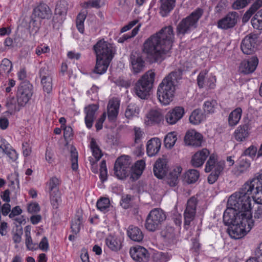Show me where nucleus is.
Wrapping results in <instances>:
<instances>
[{
  "mask_svg": "<svg viewBox=\"0 0 262 262\" xmlns=\"http://www.w3.org/2000/svg\"><path fill=\"white\" fill-rule=\"evenodd\" d=\"M223 222L228 226L227 232L235 239L242 238L254 226L250 202L246 195L232 194L227 202V208L223 215Z\"/></svg>",
  "mask_w": 262,
  "mask_h": 262,
  "instance_id": "f257e3e1",
  "label": "nucleus"
},
{
  "mask_svg": "<svg viewBox=\"0 0 262 262\" xmlns=\"http://www.w3.org/2000/svg\"><path fill=\"white\" fill-rule=\"evenodd\" d=\"M173 39L172 27H165L145 40L142 52L150 63H161L168 55Z\"/></svg>",
  "mask_w": 262,
  "mask_h": 262,
  "instance_id": "f03ea898",
  "label": "nucleus"
},
{
  "mask_svg": "<svg viewBox=\"0 0 262 262\" xmlns=\"http://www.w3.org/2000/svg\"><path fill=\"white\" fill-rule=\"evenodd\" d=\"M129 157L122 156L117 159L114 167V174L120 180L128 179L132 180L138 179L143 173L145 163L143 160L137 161L135 165L130 167Z\"/></svg>",
  "mask_w": 262,
  "mask_h": 262,
  "instance_id": "7ed1b4c3",
  "label": "nucleus"
},
{
  "mask_svg": "<svg viewBox=\"0 0 262 262\" xmlns=\"http://www.w3.org/2000/svg\"><path fill=\"white\" fill-rule=\"evenodd\" d=\"M182 69H177L170 72L159 84L157 94L159 101L163 104L167 105L172 101L176 84L182 78Z\"/></svg>",
  "mask_w": 262,
  "mask_h": 262,
  "instance_id": "20e7f679",
  "label": "nucleus"
},
{
  "mask_svg": "<svg viewBox=\"0 0 262 262\" xmlns=\"http://www.w3.org/2000/svg\"><path fill=\"white\" fill-rule=\"evenodd\" d=\"M93 49L96 55L94 71L97 74H102L106 71L113 58V47L106 41L100 40L94 46Z\"/></svg>",
  "mask_w": 262,
  "mask_h": 262,
  "instance_id": "39448f33",
  "label": "nucleus"
},
{
  "mask_svg": "<svg viewBox=\"0 0 262 262\" xmlns=\"http://www.w3.org/2000/svg\"><path fill=\"white\" fill-rule=\"evenodd\" d=\"M155 78V73L152 70H149L143 75L134 88L137 96L141 99H146L153 87Z\"/></svg>",
  "mask_w": 262,
  "mask_h": 262,
  "instance_id": "423d86ee",
  "label": "nucleus"
},
{
  "mask_svg": "<svg viewBox=\"0 0 262 262\" xmlns=\"http://www.w3.org/2000/svg\"><path fill=\"white\" fill-rule=\"evenodd\" d=\"M203 13V9L197 8L189 16L183 18L177 26V35H184L196 28L198 20L202 16Z\"/></svg>",
  "mask_w": 262,
  "mask_h": 262,
  "instance_id": "0eeeda50",
  "label": "nucleus"
},
{
  "mask_svg": "<svg viewBox=\"0 0 262 262\" xmlns=\"http://www.w3.org/2000/svg\"><path fill=\"white\" fill-rule=\"evenodd\" d=\"M166 219V214L162 209L154 208L149 212L147 216L145 227L149 231H155L160 228Z\"/></svg>",
  "mask_w": 262,
  "mask_h": 262,
  "instance_id": "6e6552de",
  "label": "nucleus"
},
{
  "mask_svg": "<svg viewBox=\"0 0 262 262\" xmlns=\"http://www.w3.org/2000/svg\"><path fill=\"white\" fill-rule=\"evenodd\" d=\"M255 181H246L242 188V192L237 193L238 196L246 195L248 198L250 202V209L251 210V198L250 195H252V198H256V195L260 194L259 196L257 197L256 202L257 203H262V181H258L256 186L253 183Z\"/></svg>",
  "mask_w": 262,
  "mask_h": 262,
  "instance_id": "1a4fd4ad",
  "label": "nucleus"
},
{
  "mask_svg": "<svg viewBox=\"0 0 262 262\" xmlns=\"http://www.w3.org/2000/svg\"><path fill=\"white\" fill-rule=\"evenodd\" d=\"M197 204V199L194 196L191 197L187 201L186 208L184 212V227L186 230L189 229L191 222H192L195 218Z\"/></svg>",
  "mask_w": 262,
  "mask_h": 262,
  "instance_id": "9d476101",
  "label": "nucleus"
},
{
  "mask_svg": "<svg viewBox=\"0 0 262 262\" xmlns=\"http://www.w3.org/2000/svg\"><path fill=\"white\" fill-rule=\"evenodd\" d=\"M224 167V162H216L215 157L211 155L206 164L205 170L206 172H209L214 169V171L209 176L207 180H211L212 178L214 180H216L223 170Z\"/></svg>",
  "mask_w": 262,
  "mask_h": 262,
  "instance_id": "9b49d317",
  "label": "nucleus"
},
{
  "mask_svg": "<svg viewBox=\"0 0 262 262\" xmlns=\"http://www.w3.org/2000/svg\"><path fill=\"white\" fill-rule=\"evenodd\" d=\"M32 85L29 81H25L20 84L17 91V102L19 105L24 106L32 96Z\"/></svg>",
  "mask_w": 262,
  "mask_h": 262,
  "instance_id": "f8f14e48",
  "label": "nucleus"
},
{
  "mask_svg": "<svg viewBox=\"0 0 262 262\" xmlns=\"http://www.w3.org/2000/svg\"><path fill=\"white\" fill-rule=\"evenodd\" d=\"M257 39V35L253 33H250L244 37L241 44V49L244 54L250 55L255 52Z\"/></svg>",
  "mask_w": 262,
  "mask_h": 262,
  "instance_id": "ddd939ff",
  "label": "nucleus"
},
{
  "mask_svg": "<svg viewBox=\"0 0 262 262\" xmlns=\"http://www.w3.org/2000/svg\"><path fill=\"white\" fill-rule=\"evenodd\" d=\"M58 185V183L55 181H49L46 183V190L50 193L51 203L55 208L58 207L61 201Z\"/></svg>",
  "mask_w": 262,
  "mask_h": 262,
  "instance_id": "4468645a",
  "label": "nucleus"
},
{
  "mask_svg": "<svg viewBox=\"0 0 262 262\" xmlns=\"http://www.w3.org/2000/svg\"><path fill=\"white\" fill-rule=\"evenodd\" d=\"M238 14L236 12H230L217 22L218 28L227 30L233 28L237 24Z\"/></svg>",
  "mask_w": 262,
  "mask_h": 262,
  "instance_id": "2eb2a0df",
  "label": "nucleus"
},
{
  "mask_svg": "<svg viewBox=\"0 0 262 262\" xmlns=\"http://www.w3.org/2000/svg\"><path fill=\"white\" fill-rule=\"evenodd\" d=\"M129 253L132 258L137 262H146L149 257L148 251L140 246L131 248Z\"/></svg>",
  "mask_w": 262,
  "mask_h": 262,
  "instance_id": "dca6fc26",
  "label": "nucleus"
},
{
  "mask_svg": "<svg viewBox=\"0 0 262 262\" xmlns=\"http://www.w3.org/2000/svg\"><path fill=\"white\" fill-rule=\"evenodd\" d=\"M130 61L132 70L134 73L138 74L143 71L145 61L139 53L132 52L130 56Z\"/></svg>",
  "mask_w": 262,
  "mask_h": 262,
  "instance_id": "f3484780",
  "label": "nucleus"
},
{
  "mask_svg": "<svg viewBox=\"0 0 262 262\" xmlns=\"http://www.w3.org/2000/svg\"><path fill=\"white\" fill-rule=\"evenodd\" d=\"M258 63V59L256 56H253L248 60H243L239 67L240 72L245 74L253 73L256 69Z\"/></svg>",
  "mask_w": 262,
  "mask_h": 262,
  "instance_id": "a211bd4d",
  "label": "nucleus"
},
{
  "mask_svg": "<svg viewBox=\"0 0 262 262\" xmlns=\"http://www.w3.org/2000/svg\"><path fill=\"white\" fill-rule=\"evenodd\" d=\"M203 136L194 130L188 131L185 136L186 144L195 147L200 146L202 142Z\"/></svg>",
  "mask_w": 262,
  "mask_h": 262,
  "instance_id": "6ab92c4d",
  "label": "nucleus"
},
{
  "mask_svg": "<svg viewBox=\"0 0 262 262\" xmlns=\"http://www.w3.org/2000/svg\"><path fill=\"white\" fill-rule=\"evenodd\" d=\"M184 114V109L182 107H175L166 114V122L170 125L174 124L182 118Z\"/></svg>",
  "mask_w": 262,
  "mask_h": 262,
  "instance_id": "aec40b11",
  "label": "nucleus"
},
{
  "mask_svg": "<svg viewBox=\"0 0 262 262\" xmlns=\"http://www.w3.org/2000/svg\"><path fill=\"white\" fill-rule=\"evenodd\" d=\"M153 171L158 179H162L168 171L166 159H158L154 164Z\"/></svg>",
  "mask_w": 262,
  "mask_h": 262,
  "instance_id": "412c9836",
  "label": "nucleus"
},
{
  "mask_svg": "<svg viewBox=\"0 0 262 262\" xmlns=\"http://www.w3.org/2000/svg\"><path fill=\"white\" fill-rule=\"evenodd\" d=\"M120 106V101L117 99H112L107 105L108 119L110 121L114 122L116 120Z\"/></svg>",
  "mask_w": 262,
  "mask_h": 262,
  "instance_id": "4be33fe9",
  "label": "nucleus"
},
{
  "mask_svg": "<svg viewBox=\"0 0 262 262\" xmlns=\"http://www.w3.org/2000/svg\"><path fill=\"white\" fill-rule=\"evenodd\" d=\"M98 109V105L96 104L89 105L84 108L86 114L85 117V123L88 128H91L93 124L94 121L96 118L95 114Z\"/></svg>",
  "mask_w": 262,
  "mask_h": 262,
  "instance_id": "5701e85b",
  "label": "nucleus"
},
{
  "mask_svg": "<svg viewBox=\"0 0 262 262\" xmlns=\"http://www.w3.org/2000/svg\"><path fill=\"white\" fill-rule=\"evenodd\" d=\"M33 14L40 19H49L52 13L50 8L44 3H40L33 10Z\"/></svg>",
  "mask_w": 262,
  "mask_h": 262,
  "instance_id": "b1692460",
  "label": "nucleus"
},
{
  "mask_svg": "<svg viewBox=\"0 0 262 262\" xmlns=\"http://www.w3.org/2000/svg\"><path fill=\"white\" fill-rule=\"evenodd\" d=\"M209 155V151L206 148L196 152L192 157L191 164L194 167L201 166Z\"/></svg>",
  "mask_w": 262,
  "mask_h": 262,
  "instance_id": "393cba45",
  "label": "nucleus"
},
{
  "mask_svg": "<svg viewBox=\"0 0 262 262\" xmlns=\"http://www.w3.org/2000/svg\"><path fill=\"white\" fill-rule=\"evenodd\" d=\"M161 145L160 140L154 138L149 140L146 145V151L148 156H155L159 151Z\"/></svg>",
  "mask_w": 262,
  "mask_h": 262,
  "instance_id": "a878e982",
  "label": "nucleus"
},
{
  "mask_svg": "<svg viewBox=\"0 0 262 262\" xmlns=\"http://www.w3.org/2000/svg\"><path fill=\"white\" fill-rule=\"evenodd\" d=\"M105 244L113 251H118L122 248L121 239L116 236H108L105 239Z\"/></svg>",
  "mask_w": 262,
  "mask_h": 262,
  "instance_id": "bb28decb",
  "label": "nucleus"
},
{
  "mask_svg": "<svg viewBox=\"0 0 262 262\" xmlns=\"http://www.w3.org/2000/svg\"><path fill=\"white\" fill-rule=\"evenodd\" d=\"M127 234L132 240L137 242L142 241L144 237L141 229L139 227L133 225L128 227Z\"/></svg>",
  "mask_w": 262,
  "mask_h": 262,
  "instance_id": "cd10ccee",
  "label": "nucleus"
},
{
  "mask_svg": "<svg viewBox=\"0 0 262 262\" xmlns=\"http://www.w3.org/2000/svg\"><path fill=\"white\" fill-rule=\"evenodd\" d=\"M250 165L251 162L250 160L246 158L241 156L239 159L238 166L232 170V172L234 174L238 176L246 171L250 167Z\"/></svg>",
  "mask_w": 262,
  "mask_h": 262,
  "instance_id": "c85d7f7f",
  "label": "nucleus"
},
{
  "mask_svg": "<svg viewBox=\"0 0 262 262\" xmlns=\"http://www.w3.org/2000/svg\"><path fill=\"white\" fill-rule=\"evenodd\" d=\"M249 125L245 124L240 125L235 130V138L238 141H243L249 136Z\"/></svg>",
  "mask_w": 262,
  "mask_h": 262,
  "instance_id": "c756f323",
  "label": "nucleus"
},
{
  "mask_svg": "<svg viewBox=\"0 0 262 262\" xmlns=\"http://www.w3.org/2000/svg\"><path fill=\"white\" fill-rule=\"evenodd\" d=\"M90 147L93 153V156L95 157V160H92L93 158L90 157V161L92 165H94L101 158L102 154L101 150L99 148L97 145L95 140L94 138H92L90 142Z\"/></svg>",
  "mask_w": 262,
  "mask_h": 262,
  "instance_id": "7c9ffc66",
  "label": "nucleus"
},
{
  "mask_svg": "<svg viewBox=\"0 0 262 262\" xmlns=\"http://www.w3.org/2000/svg\"><path fill=\"white\" fill-rule=\"evenodd\" d=\"M242 113V109L240 107H237L229 114L228 123L230 126H233L238 123L241 119Z\"/></svg>",
  "mask_w": 262,
  "mask_h": 262,
  "instance_id": "2f4dec72",
  "label": "nucleus"
},
{
  "mask_svg": "<svg viewBox=\"0 0 262 262\" xmlns=\"http://www.w3.org/2000/svg\"><path fill=\"white\" fill-rule=\"evenodd\" d=\"M161 1V13L163 16H165L169 13L175 5L176 0H160Z\"/></svg>",
  "mask_w": 262,
  "mask_h": 262,
  "instance_id": "473e14b6",
  "label": "nucleus"
},
{
  "mask_svg": "<svg viewBox=\"0 0 262 262\" xmlns=\"http://www.w3.org/2000/svg\"><path fill=\"white\" fill-rule=\"evenodd\" d=\"M204 116L201 110L196 109L194 110L189 117L190 122L196 125L200 123L204 119Z\"/></svg>",
  "mask_w": 262,
  "mask_h": 262,
  "instance_id": "72a5a7b5",
  "label": "nucleus"
},
{
  "mask_svg": "<svg viewBox=\"0 0 262 262\" xmlns=\"http://www.w3.org/2000/svg\"><path fill=\"white\" fill-rule=\"evenodd\" d=\"M110 205L109 199L104 197L100 198L96 204L97 209L104 213L109 211Z\"/></svg>",
  "mask_w": 262,
  "mask_h": 262,
  "instance_id": "f704fd0d",
  "label": "nucleus"
},
{
  "mask_svg": "<svg viewBox=\"0 0 262 262\" xmlns=\"http://www.w3.org/2000/svg\"><path fill=\"white\" fill-rule=\"evenodd\" d=\"M251 21L254 29L262 30V9L254 15Z\"/></svg>",
  "mask_w": 262,
  "mask_h": 262,
  "instance_id": "c9c22d12",
  "label": "nucleus"
},
{
  "mask_svg": "<svg viewBox=\"0 0 262 262\" xmlns=\"http://www.w3.org/2000/svg\"><path fill=\"white\" fill-rule=\"evenodd\" d=\"M82 222V216L80 215H77L72 220L71 228L72 231L75 234L79 233L80 229V225Z\"/></svg>",
  "mask_w": 262,
  "mask_h": 262,
  "instance_id": "e433bc0d",
  "label": "nucleus"
},
{
  "mask_svg": "<svg viewBox=\"0 0 262 262\" xmlns=\"http://www.w3.org/2000/svg\"><path fill=\"white\" fill-rule=\"evenodd\" d=\"M177 140V135L175 132L168 133L165 137L164 142L166 148H171Z\"/></svg>",
  "mask_w": 262,
  "mask_h": 262,
  "instance_id": "4c0bfd02",
  "label": "nucleus"
},
{
  "mask_svg": "<svg viewBox=\"0 0 262 262\" xmlns=\"http://www.w3.org/2000/svg\"><path fill=\"white\" fill-rule=\"evenodd\" d=\"M12 68L11 61L7 58H4L0 64V74L5 75L9 74Z\"/></svg>",
  "mask_w": 262,
  "mask_h": 262,
  "instance_id": "58836bf2",
  "label": "nucleus"
},
{
  "mask_svg": "<svg viewBox=\"0 0 262 262\" xmlns=\"http://www.w3.org/2000/svg\"><path fill=\"white\" fill-rule=\"evenodd\" d=\"M171 255L168 253L158 252L155 253L153 255L154 262H166L169 260Z\"/></svg>",
  "mask_w": 262,
  "mask_h": 262,
  "instance_id": "ea45409f",
  "label": "nucleus"
},
{
  "mask_svg": "<svg viewBox=\"0 0 262 262\" xmlns=\"http://www.w3.org/2000/svg\"><path fill=\"white\" fill-rule=\"evenodd\" d=\"M161 235L167 241L170 242L175 238L174 229L172 227H166L162 231Z\"/></svg>",
  "mask_w": 262,
  "mask_h": 262,
  "instance_id": "a19ab883",
  "label": "nucleus"
},
{
  "mask_svg": "<svg viewBox=\"0 0 262 262\" xmlns=\"http://www.w3.org/2000/svg\"><path fill=\"white\" fill-rule=\"evenodd\" d=\"M182 170L181 166H178L169 170L167 178L171 180H177Z\"/></svg>",
  "mask_w": 262,
  "mask_h": 262,
  "instance_id": "79ce46f5",
  "label": "nucleus"
},
{
  "mask_svg": "<svg viewBox=\"0 0 262 262\" xmlns=\"http://www.w3.org/2000/svg\"><path fill=\"white\" fill-rule=\"evenodd\" d=\"M200 176L199 171L196 169H189L183 176L184 180H198Z\"/></svg>",
  "mask_w": 262,
  "mask_h": 262,
  "instance_id": "37998d69",
  "label": "nucleus"
},
{
  "mask_svg": "<svg viewBox=\"0 0 262 262\" xmlns=\"http://www.w3.org/2000/svg\"><path fill=\"white\" fill-rule=\"evenodd\" d=\"M41 83L45 92L50 93L52 90V76L42 78Z\"/></svg>",
  "mask_w": 262,
  "mask_h": 262,
  "instance_id": "c03bdc74",
  "label": "nucleus"
},
{
  "mask_svg": "<svg viewBox=\"0 0 262 262\" xmlns=\"http://www.w3.org/2000/svg\"><path fill=\"white\" fill-rule=\"evenodd\" d=\"M139 107L135 103H130L128 106L125 112V115L126 118H130L133 116L138 114Z\"/></svg>",
  "mask_w": 262,
  "mask_h": 262,
  "instance_id": "a18cd8bd",
  "label": "nucleus"
},
{
  "mask_svg": "<svg viewBox=\"0 0 262 262\" xmlns=\"http://www.w3.org/2000/svg\"><path fill=\"white\" fill-rule=\"evenodd\" d=\"M133 197L130 194H124L121 197L120 205L124 209L129 208L132 206Z\"/></svg>",
  "mask_w": 262,
  "mask_h": 262,
  "instance_id": "49530a36",
  "label": "nucleus"
},
{
  "mask_svg": "<svg viewBox=\"0 0 262 262\" xmlns=\"http://www.w3.org/2000/svg\"><path fill=\"white\" fill-rule=\"evenodd\" d=\"M148 117L151 121L156 123H158L163 120L161 113L157 110H151L148 114Z\"/></svg>",
  "mask_w": 262,
  "mask_h": 262,
  "instance_id": "de8ad7c7",
  "label": "nucleus"
},
{
  "mask_svg": "<svg viewBox=\"0 0 262 262\" xmlns=\"http://www.w3.org/2000/svg\"><path fill=\"white\" fill-rule=\"evenodd\" d=\"M71 161L73 170H76L78 168V152L74 147L71 149Z\"/></svg>",
  "mask_w": 262,
  "mask_h": 262,
  "instance_id": "09e8293b",
  "label": "nucleus"
},
{
  "mask_svg": "<svg viewBox=\"0 0 262 262\" xmlns=\"http://www.w3.org/2000/svg\"><path fill=\"white\" fill-rule=\"evenodd\" d=\"M206 70L201 71L197 77V83L200 88H203L206 84L207 79L206 76L207 74Z\"/></svg>",
  "mask_w": 262,
  "mask_h": 262,
  "instance_id": "8fccbe9b",
  "label": "nucleus"
},
{
  "mask_svg": "<svg viewBox=\"0 0 262 262\" xmlns=\"http://www.w3.org/2000/svg\"><path fill=\"white\" fill-rule=\"evenodd\" d=\"M67 8L66 7V3L65 2H59L57 3L55 13L59 15L66 14Z\"/></svg>",
  "mask_w": 262,
  "mask_h": 262,
  "instance_id": "3c124183",
  "label": "nucleus"
},
{
  "mask_svg": "<svg viewBox=\"0 0 262 262\" xmlns=\"http://www.w3.org/2000/svg\"><path fill=\"white\" fill-rule=\"evenodd\" d=\"M25 236H26V245L27 248L29 250H34L36 249V244L33 243L31 233L30 231H26L25 232Z\"/></svg>",
  "mask_w": 262,
  "mask_h": 262,
  "instance_id": "603ef678",
  "label": "nucleus"
},
{
  "mask_svg": "<svg viewBox=\"0 0 262 262\" xmlns=\"http://www.w3.org/2000/svg\"><path fill=\"white\" fill-rule=\"evenodd\" d=\"M257 151V148L255 146L251 145L244 151L241 156L244 157L245 156H248L251 158H253L255 156Z\"/></svg>",
  "mask_w": 262,
  "mask_h": 262,
  "instance_id": "864d4df0",
  "label": "nucleus"
},
{
  "mask_svg": "<svg viewBox=\"0 0 262 262\" xmlns=\"http://www.w3.org/2000/svg\"><path fill=\"white\" fill-rule=\"evenodd\" d=\"M216 103L215 101H206L204 104V110L205 112L211 113L214 112V106Z\"/></svg>",
  "mask_w": 262,
  "mask_h": 262,
  "instance_id": "5fc2aeb1",
  "label": "nucleus"
},
{
  "mask_svg": "<svg viewBox=\"0 0 262 262\" xmlns=\"http://www.w3.org/2000/svg\"><path fill=\"white\" fill-rule=\"evenodd\" d=\"M107 174V168L106 162L105 160H102L101 162V165L100 168V177L101 180H105Z\"/></svg>",
  "mask_w": 262,
  "mask_h": 262,
  "instance_id": "6e6d98bb",
  "label": "nucleus"
},
{
  "mask_svg": "<svg viewBox=\"0 0 262 262\" xmlns=\"http://www.w3.org/2000/svg\"><path fill=\"white\" fill-rule=\"evenodd\" d=\"M252 257L258 260L259 262H262V242L255 249L254 256Z\"/></svg>",
  "mask_w": 262,
  "mask_h": 262,
  "instance_id": "4d7b16f0",
  "label": "nucleus"
},
{
  "mask_svg": "<svg viewBox=\"0 0 262 262\" xmlns=\"http://www.w3.org/2000/svg\"><path fill=\"white\" fill-rule=\"evenodd\" d=\"M135 132V143H139L140 142V140L142 138L143 133L141 130L140 128L135 127L134 128Z\"/></svg>",
  "mask_w": 262,
  "mask_h": 262,
  "instance_id": "13d9d810",
  "label": "nucleus"
},
{
  "mask_svg": "<svg viewBox=\"0 0 262 262\" xmlns=\"http://www.w3.org/2000/svg\"><path fill=\"white\" fill-rule=\"evenodd\" d=\"M256 208L254 214V217L255 220H262V203H258Z\"/></svg>",
  "mask_w": 262,
  "mask_h": 262,
  "instance_id": "bf43d9fd",
  "label": "nucleus"
},
{
  "mask_svg": "<svg viewBox=\"0 0 262 262\" xmlns=\"http://www.w3.org/2000/svg\"><path fill=\"white\" fill-rule=\"evenodd\" d=\"M40 210V207L38 203H33L30 204L28 206V211L31 213H37Z\"/></svg>",
  "mask_w": 262,
  "mask_h": 262,
  "instance_id": "052dcab7",
  "label": "nucleus"
},
{
  "mask_svg": "<svg viewBox=\"0 0 262 262\" xmlns=\"http://www.w3.org/2000/svg\"><path fill=\"white\" fill-rule=\"evenodd\" d=\"M1 142L0 148L3 150L4 152L6 153L12 149L10 145L6 142L5 139H1Z\"/></svg>",
  "mask_w": 262,
  "mask_h": 262,
  "instance_id": "680f3d73",
  "label": "nucleus"
},
{
  "mask_svg": "<svg viewBox=\"0 0 262 262\" xmlns=\"http://www.w3.org/2000/svg\"><path fill=\"white\" fill-rule=\"evenodd\" d=\"M39 248L44 251H47L49 249V243L46 237H43L39 243Z\"/></svg>",
  "mask_w": 262,
  "mask_h": 262,
  "instance_id": "e2e57ef3",
  "label": "nucleus"
},
{
  "mask_svg": "<svg viewBox=\"0 0 262 262\" xmlns=\"http://www.w3.org/2000/svg\"><path fill=\"white\" fill-rule=\"evenodd\" d=\"M23 152L25 157H28L31 153V147L27 142L23 143Z\"/></svg>",
  "mask_w": 262,
  "mask_h": 262,
  "instance_id": "0e129e2a",
  "label": "nucleus"
},
{
  "mask_svg": "<svg viewBox=\"0 0 262 262\" xmlns=\"http://www.w3.org/2000/svg\"><path fill=\"white\" fill-rule=\"evenodd\" d=\"M39 74L41 79L42 78H47V77L51 76V75L48 71L47 67L45 66L40 68L39 69Z\"/></svg>",
  "mask_w": 262,
  "mask_h": 262,
  "instance_id": "69168bd1",
  "label": "nucleus"
},
{
  "mask_svg": "<svg viewBox=\"0 0 262 262\" xmlns=\"http://www.w3.org/2000/svg\"><path fill=\"white\" fill-rule=\"evenodd\" d=\"M140 27V25H138L132 30V32L123 35L125 39H126V40H127V39L136 36L139 30Z\"/></svg>",
  "mask_w": 262,
  "mask_h": 262,
  "instance_id": "338daca9",
  "label": "nucleus"
},
{
  "mask_svg": "<svg viewBox=\"0 0 262 262\" xmlns=\"http://www.w3.org/2000/svg\"><path fill=\"white\" fill-rule=\"evenodd\" d=\"M261 7H262V0H256L249 9L250 11L255 13Z\"/></svg>",
  "mask_w": 262,
  "mask_h": 262,
  "instance_id": "774afa93",
  "label": "nucleus"
}]
</instances>
